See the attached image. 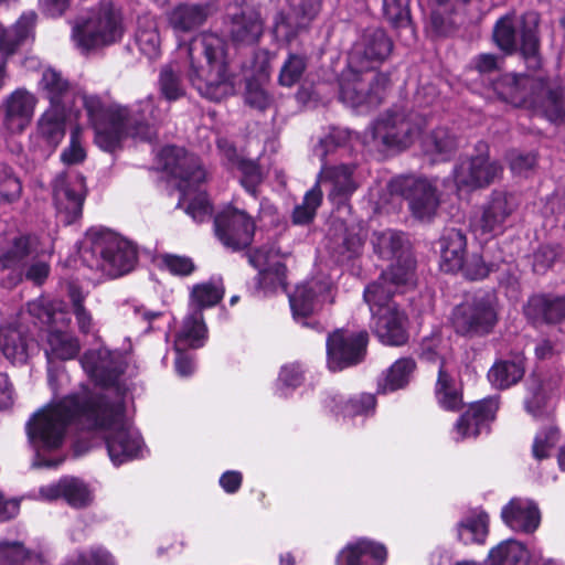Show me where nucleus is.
I'll return each instance as SVG.
<instances>
[{
  "instance_id": "1",
  "label": "nucleus",
  "mask_w": 565,
  "mask_h": 565,
  "mask_svg": "<svg viewBox=\"0 0 565 565\" xmlns=\"http://www.w3.org/2000/svg\"><path fill=\"white\" fill-rule=\"evenodd\" d=\"M71 427L100 436L114 466L142 457L143 441L125 413V401L111 403L98 392L82 390L39 409L26 423L33 467L56 468L65 460L63 445Z\"/></svg>"
},
{
  "instance_id": "2",
  "label": "nucleus",
  "mask_w": 565,
  "mask_h": 565,
  "mask_svg": "<svg viewBox=\"0 0 565 565\" xmlns=\"http://www.w3.org/2000/svg\"><path fill=\"white\" fill-rule=\"evenodd\" d=\"M427 125V115L394 107L372 122L362 138L347 128L332 127L313 148V154L321 161L316 184L306 192L301 204L292 212V222L298 225L310 223L322 202L321 185L327 188L328 199L333 205H347L359 188L355 166L348 163L328 164L327 157L338 149H352L356 141L370 149H406L422 137Z\"/></svg>"
},
{
  "instance_id": "3",
  "label": "nucleus",
  "mask_w": 565,
  "mask_h": 565,
  "mask_svg": "<svg viewBox=\"0 0 565 565\" xmlns=\"http://www.w3.org/2000/svg\"><path fill=\"white\" fill-rule=\"evenodd\" d=\"M40 88L50 107L77 109L82 106L94 129V141L104 151H115L127 138L152 141L157 136L160 115L152 96L130 106L106 103L98 95L71 90L67 81L53 68L42 73Z\"/></svg>"
},
{
  "instance_id": "4",
  "label": "nucleus",
  "mask_w": 565,
  "mask_h": 565,
  "mask_svg": "<svg viewBox=\"0 0 565 565\" xmlns=\"http://www.w3.org/2000/svg\"><path fill=\"white\" fill-rule=\"evenodd\" d=\"M392 50L393 41L381 28L370 26L358 35L339 78V97L343 104L354 109L380 104L388 76L375 70Z\"/></svg>"
},
{
  "instance_id": "5",
  "label": "nucleus",
  "mask_w": 565,
  "mask_h": 565,
  "mask_svg": "<svg viewBox=\"0 0 565 565\" xmlns=\"http://www.w3.org/2000/svg\"><path fill=\"white\" fill-rule=\"evenodd\" d=\"M409 259L377 280L369 284L363 294L372 315V328L379 340L386 345L399 347L407 342L406 316L401 311L392 296L404 292L416 284Z\"/></svg>"
},
{
  "instance_id": "6",
  "label": "nucleus",
  "mask_w": 565,
  "mask_h": 565,
  "mask_svg": "<svg viewBox=\"0 0 565 565\" xmlns=\"http://www.w3.org/2000/svg\"><path fill=\"white\" fill-rule=\"evenodd\" d=\"M178 54L188 58L189 79L201 96L218 102L234 94L235 81L227 68L225 43L217 34L202 33L189 44L179 40Z\"/></svg>"
},
{
  "instance_id": "7",
  "label": "nucleus",
  "mask_w": 565,
  "mask_h": 565,
  "mask_svg": "<svg viewBox=\"0 0 565 565\" xmlns=\"http://www.w3.org/2000/svg\"><path fill=\"white\" fill-rule=\"evenodd\" d=\"M489 89L504 103L531 108L552 122L563 119V93L558 86L542 77L504 74L498 76Z\"/></svg>"
},
{
  "instance_id": "8",
  "label": "nucleus",
  "mask_w": 565,
  "mask_h": 565,
  "mask_svg": "<svg viewBox=\"0 0 565 565\" xmlns=\"http://www.w3.org/2000/svg\"><path fill=\"white\" fill-rule=\"evenodd\" d=\"M29 313L46 328L44 352L47 359L49 385L57 394V381L66 375L53 370L55 360L67 361L76 358L81 350L78 339L64 330L71 322V313L62 300L38 299L28 303Z\"/></svg>"
},
{
  "instance_id": "9",
  "label": "nucleus",
  "mask_w": 565,
  "mask_h": 565,
  "mask_svg": "<svg viewBox=\"0 0 565 565\" xmlns=\"http://www.w3.org/2000/svg\"><path fill=\"white\" fill-rule=\"evenodd\" d=\"M158 163L171 177L179 179V205L195 221L204 222L212 214V206L201 184L205 180V171L194 154L175 146L164 147L158 156Z\"/></svg>"
},
{
  "instance_id": "10",
  "label": "nucleus",
  "mask_w": 565,
  "mask_h": 565,
  "mask_svg": "<svg viewBox=\"0 0 565 565\" xmlns=\"http://www.w3.org/2000/svg\"><path fill=\"white\" fill-rule=\"evenodd\" d=\"M82 258L89 268L116 278L134 269L137 249L129 241L108 228L92 227L85 235Z\"/></svg>"
},
{
  "instance_id": "11",
  "label": "nucleus",
  "mask_w": 565,
  "mask_h": 565,
  "mask_svg": "<svg viewBox=\"0 0 565 565\" xmlns=\"http://www.w3.org/2000/svg\"><path fill=\"white\" fill-rule=\"evenodd\" d=\"M84 372L95 385L82 384L78 390L71 394H79L82 390L98 392L103 401L111 403L117 396L124 401V393L119 385V377L126 366V359L119 351L109 350L106 347L87 350L79 360Z\"/></svg>"
},
{
  "instance_id": "12",
  "label": "nucleus",
  "mask_w": 565,
  "mask_h": 565,
  "mask_svg": "<svg viewBox=\"0 0 565 565\" xmlns=\"http://www.w3.org/2000/svg\"><path fill=\"white\" fill-rule=\"evenodd\" d=\"M124 34L120 12L110 0H103L87 17L73 28V40L83 51H89L119 41Z\"/></svg>"
},
{
  "instance_id": "13",
  "label": "nucleus",
  "mask_w": 565,
  "mask_h": 565,
  "mask_svg": "<svg viewBox=\"0 0 565 565\" xmlns=\"http://www.w3.org/2000/svg\"><path fill=\"white\" fill-rule=\"evenodd\" d=\"M539 14L526 12L519 19L513 15L501 18L494 28L493 38L498 46L507 53L520 50L529 68L541 65L537 36Z\"/></svg>"
},
{
  "instance_id": "14",
  "label": "nucleus",
  "mask_w": 565,
  "mask_h": 565,
  "mask_svg": "<svg viewBox=\"0 0 565 565\" xmlns=\"http://www.w3.org/2000/svg\"><path fill=\"white\" fill-rule=\"evenodd\" d=\"M451 321L459 334L467 337L488 334L498 321L495 296L491 292L478 291L466 298L454 309Z\"/></svg>"
},
{
  "instance_id": "15",
  "label": "nucleus",
  "mask_w": 565,
  "mask_h": 565,
  "mask_svg": "<svg viewBox=\"0 0 565 565\" xmlns=\"http://www.w3.org/2000/svg\"><path fill=\"white\" fill-rule=\"evenodd\" d=\"M438 180L415 175H401L392 179L387 185L390 192L407 200L412 215L430 222L437 214L440 198L437 192Z\"/></svg>"
},
{
  "instance_id": "16",
  "label": "nucleus",
  "mask_w": 565,
  "mask_h": 565,
  "mask_svg": "<svg viewBox=\"0 0 565 565\" xmlns=\"http://www.w3.org/2000/svg\"><path fill=\"white\" fill-rule=\"evenodd\" d=\"M333 302V284L327 277H312L299 284L289 296L294 319L305 326L320 330V323L312 317L323 305Z\"/></svg>"
},
{
  "instance_id": "17",
  "label": "nucleus",
  "mask_w": 565,
  "mask_h": 565,
  "mask_svg": "<svg viewBox=\"0 0 565 565\" xmlns=\"http://www.w3.org/2000/svg\"><path fill=\"white\" fill-rule=\"evenodd\" d=\"M476 150L477 154L461 159L454 168V189L458 194L486 188L502 173V166L490 159L487 143L479 142Z\"/></svg>"
},
{
  "instance_id": "18",
  "label": "nucleus",
  "mask_w": 565,
  "mask_h": 565,
  "mask_svg": "<svg viewBox=\"0 0 565 565\" xmlns=\"http://www.w3.org/2000/svg\"><path fill=\"white\" fill-rule=\"evenodd\" d=\"M519 206L518 195L500 190L493 191L483 204L480 215L472 221L473 232L477 235L489 236L502 234Z\"/></svg>"
},
{
  "instance_id": "19",
  "label": "nucleus",
  "mask_w": 565,
  "mask_h": 565,
  "mask_svg": "<svg viewBox=\"0 0 565 565\" xmlns=\"http://www.w3.org/2000/svg\"><path fill=\"white\" fill-rule=\"evenodd\" d=\"M207 329L200 311H194L183 319L182 326L175 333L173 349L175 352L174 369L179 376L188 377L193 374L195 363L189 350L204 345Z\"/></svg>"
},
{
  "instance_id": "20",
  "label": "nucleus",
  "mask_w": 565,
  "mask_h": 565,
  "mask_svg": "<svg viewBox=\"0 0 565 565\" xmlns=\"http://www.w3.org/2000/svg\"><path fill=\"white\" fill-rule=\"evenodd\" d=\"M77 109L49 107L38 119L35 131L30 135V146L41 157H49L65 136V122Z\"/></svg>"
},
{
  "instance_id": "21",
  "label": "nucleus",
  "mask_w": 565,
  "mask_h": 565,
  "mask_svg": "<svg viewBox=\"0 0 565 565\" xmlns=\"http://www.w3.org/2000/svg\"><path fill=\"white\" fill-rule=\"evenodd\" d=\"M85 193V180L78 173H61L54 179L53 200L57 215L65 224L82 216Z\"/></svg>"
},
{
  "instance_id": "22",
  "label": "nucleus",
  "mask_w": 565,
  "mask_h": 565,
  "mask_svg": "<svg viewBox=\"0 0 565 565\" xmlns=\"http://www.w3.org/2000/svg\"><path fill=\"white\" fill-rule=\"evenodd\" d=\"M214 230L224 246L237 250L252 243L255 224L244 211L226 206L215 216Z\"/></svg>"
},
{
  "instance_id": "23",
  "label": "nucleus",
  "mask_w": 565,
  "mask_h": 565,
  "mask_svg": "<svg viewBox=\"0 0 565 565\" xmlns=\"http://www.w3.org/2000/svg\"><path fill=\"white\" fill-rule=\"evenodd\" d=\"M367 339L365 331L347 333L339 330L330 334L327 340L329 369L340 371L361 362L366 352Z\"/></svg>"
},
{
  "instance_id": "24",
  "label": "nucleus",
  "mask_w": 565,
  "mask_h": 565,
  "mask_svg": "<svg viewBox=\"0 0 565 565\" xmlns=\"http://www.w3.org/2000/svg\"><path fill=\"white\" fill-rule=\"evenodd\" d=\"M287 256L275 244L264 246L248 256L253 267L258 269V287L264 291H276L286 288V266L282 259Z\"/></svg>"
},
{
  "instance_id": "25",
  "label": "nucleus",
  "mask_w": 565,
  "mask_h": 565,
  "mask_svg": "<svg viewBox=\"0 0 565 565\" xmlns=\"http://www.w3.org/2000/svg\"><path fill=\"white\" fill-rule=\"evenodd\" d=\"M35 498L47 502L63 499L70 507L82 509L93 502L94 491L85 480L64 476L55 482L41 486Z\"/></svg>"
},
{
  "instance_id": "26",
  "label": "nucleus",
  "mask_w": 565,
  "mask_h": 565,
  "mask_svg": "<svg viewBox=\"0 0 565 565\" xmlns=\"http://www.w3.org/2000/svg\"><path fill=\"white\" fill-rule=\"evenodd\" d=\"M498 402L494 398L483 399L472 404L456 422L451 430L455 441L476 438L482 433L489 431V425L493 422L498 411Z\"/></svg>"
},
{
  "instance_id": "27",
  "label": "nucleus",
  "mask_w": 565,
  "mask_h": 565,
  "mask_svg": "<svg viewBox=\"0 0 565 565\" xmlns=\"http://www.w3.org/2000/svg\"><path fill=\"white\" fill-rule=\"evenodd\" d=\"M289 11L279 13L274 25V35L277 40L290 42L298 31L309 24L318 14L319 0H288Z\"/></svg>"
},
{
  "instance_id": "28",
  "label": "nucleus",
  "mask_w": 565,
  "mask_h": 565,
  "mask_svg": "<svg viewBox=\"0 0 565 565\" xmlns=\"http://www.w3.org/2000/svg\"><path fill=\"white\" fill-rule=\"evenodd\" d=\"M35 238L0 221V269L18 267L34 252Z\"/></svg>"
},
{
  "instance_id": "29",
  "label": "nucleus",
  "mask_w": 565,
  "mask_h": 565,
  "mask_svg": "<svg viewBox=\"0 0 565 565\" xmlns=\"http://www.w3.org/2000/svg\"><path fill=\"white\" fill-rule=\"evenodd\" d=\"M503 523L518 533L531 534L541 523L537 504L527 498H513L501 509Z\"/></svg>"
},
{
  "instance_id": "30",
  "label": "nucleus",
  "mask_w": 565,
  "mask_h": 565,
  "mask_svg": "<svg viewBox=\"0 0 565 565\" xmlns=\"http://www.w3.org/2000/svg\"><path fill=\"white\" fill-rule=\"evenodd\" d=\"M36 97L24 88H18L4 100L3 125L12 134L22 132L34 115Z\"/></svg>"
},
{
  "instance_id": "31",
  "label": "nucleus",
  "mask_w": 565,
  "mask_h": 565,
  "mask_svg": "<svg viewBox=\"0 0 565 565\" xmlns=\"http://www.w3.org/2000/svg\"><path fill=\"white\" fill-rule=\"evenodd\" d=\"M323 406L335 415L343 417H369L375 413L376 398L371 393H360L350 397L338 392H327Z\"/></svg>"
},
{
  "instance_id": "32",
  "label": "nucleus",
  "mask_w": 565,
  "mask_h": 565,
  "mask_svg": "<svg viewBox=\"0 0 565 565\" xmlns=\"http://www.w3.org/2000/svg\"><path fill=\"white\" fill-rule=\"evenodd\" d=\"M372 244L374 247V252L381 258H396V264L390 266L386 270L382 273V275H385L397 267L404 266L407 259L412 262V270L413 273H415V260L406 249V239L404 234L391 228L374 232L372 236ZM414 276L416 277V274H414Z\"/></svg>"
},
{
  "instance_id": "33",
  "label": "nucleus",
  "mask_w": 565,
  "mask_h": 565,
  "mask_svg": "<svg viewBox=\"0 0 565 565\" xmlns=\"http://www.w3.org/2000/svg\"><path fill=\"white\" fill-rule=\"evenodd\" d=\"M387 551L381 543L359 539L348 543L338 554L337 565H383Z\"/></svg>"
},
{
  "instance_id": "34",
  "label": "nucleus",
  "mask_w": 565,
  "mask_h": 565,
  "mask_svg": "<svg viewBox=\"0 0 565 565\" xmlns=\"http://www.w3.org/2000/svg\"><path fill=\"white\" fill-rule=\"evenodd\" d=\"M36 349L33 339L22 326L0 327V351L12 363H24Z\"/></svg>"
},
{
  "instance_id": "35",
  "label": "nucleus",
  "mask_w": 565,
  "mask_h": 565,
  "mask_svg": "<svg viewBox=\"0 0 565 565\" xmlns=\"http://www.w3.org/2000/svg\"><path fill=\"white\" fill-rule=\"evenodd\" d=\"M524 313L533 322L559 323L565 320V295H534Z\"/></svg>"
},
{
  "instance_id": "36",
  "label": "nucleus",
  "mask_w": 565,
  "mask_h": 565,
  "mask_svg": "<svg viewBox=\"0 0 565 565\" xmlns=\"http://www.w3.org/2000/svg\"><path fill=\"white\" fill-rule=\"evenodd\" d=\"M440 268L445 273H458L467 256V238L462 231L446 228L439 238Z\"/></svg>"
},
{
  "instance_id": "37",
  "label": "nucleus",
  "mask_w": 565,
  "mask_h": 565,
  "mask_svg": "<svg viewBox=\"0 0 565 565\" xmlns=\"http://www.w3.org/2000/svg\"><path fill=\"white\" fill-rule=\"evenodd\" d=\"M227 32L236 43H256L263 33L259 13L248 7L242 8L241 13H232Z\"/></svg>"
},
{
  "instance_id": "38",
  "label": "nucleus",
  "mask_w": 565,
  "mask_h": 565,
  "mask_svg": "<svg viewBox=\"0 0 565 565\" xmlns=\"http://www.w3.org/2000/svg\"><path fill=\"white\" fill-rule=\"evenodd\" d=\"M416 371V362L413 358L397 359L387 367L377 380V393L388 394L405 390L412 382Z\"/></svg>"
},
{
  "instance_id": "39",
  "label": "nucleus",
  "mask_w": 565,
  "mask_h": 565,
  "mask_svg": "<svg viewBox=\"0 0 565 565\" xmlns=\"http://www.w3.org/2000/svg\"><path fill=\"white\" fill-rule=\"evenodd\" d=\"M525 358L516 354L510 359L497 361L488 372V379L495 388L504 390L516 384L524 375Z\"/></svg>"
},
{
  "instance_id": "40",
  "label": "nucleus",
  "mask_w": 565,
  "mask_h": 565,
  "mask_svg": "<svg viewBox=\"0 0 565 565\" xmlns=\"http://www.w3.org/2000/svg\"><path fill=\"white\" fill-rule=\"evenodd\" d=\"M207 11L199 4H179L168 12V22L174 34L190 33L206 20Z\"/></svg>"
},
{
  "instance_id": "41",
  "label": "nucleus",
  "mask_w": 565,
  "mask_h": 565,
  "mask_svg": "<svg viewBox=\"0 0 565 565\" xmlns=\"http://www.w3.org/2000/svg\"><path fill=\"white\" fill-rule=\"evenodd\" d=\"M340 230H342V225ZM362 246L361 235L345 228L341 231L340 235H330L326 247L337 264L344 265L360 256Z\"/></svg>"
},
{
  "instance_id": "42",
  "label": "nucleus",
  "mask_w": 565,
  "mask_h": 565,
  "mask_svg": "<svg viewBox=\"0 0 565 565\" xmlns=\"http://www.w3.org/2000/svg\"><path fill=\"white\" fill-rule=\"evenodd\" d=\"M530 551L520 541L507 540L491 548L486 565H530Z\"/></svg>"
},
{
  "instance_id": "43",
  "label": "nucleus",
  "mask_w": 565,
  "mask_h": 565,
  "mask_svg": "<svg viewBox=\"0 0 565 565\" xmlns=\"http://www.w3.org/2000/svg\"><path fill=\"white\" fill-rule=\"evenodd\" d=\"M423 150L429 154L434 161H446L456 152L458 142L455 135L447 128H437L429 136L420 141Z\"/></svg>"
},
{
  "instance_id": "44",
  "label": "nucleus",
  "mask_w": 565,
  "mask_h": 565,
  "mask_svg": "<svg viewBox=\"0 0 565 565\" xmlns=\"http://www.w3.org/2000/svg\"><path fill=\"white\" fill-rule=\"evenodd\" d=\"M383 12L393 28L405 33L403 41L411 44L416 33L411 21L409 0H383Z\"/></svg>"
},
{
  "instance_id": "45",
  "label": "nucleus",
  "mask_w": 565,
  "mask_h": 565,
  "mask_svg": "<svg viewBox=\"0 0 565 565\" xmlns=\"http://www.w3.org/2000/svg\"><path fill=\"white\" fill-rule=\"evenodd\" d=\"M457 532L463 544H484L489 533V515L484 511L471 513L458 524Z\"/></svg>"
},
{
  "instance_id": "46",
  "label": "nucleus",
  "mask_w": 565,
  "mask_h": 565,
  "mask_svg": "<svg viewBox=\"0 0 565 565\" xmlns=\"http://www.w3.org/2000/svg\"><path fill=\"white\" fill-rule=\"evenodd\" d=\"M224 287L221 278H212L207 282L195 285L191 291V308L186 316L194 311L215 306L223 297ZM203 316V313H201Z\"/></svg>"
},
{
  "instance_id": "47",
  "label": "nucleus",
  "mask_w": 565,
  "mask_h": 565,
  "mask_svg": "<svg viewBox=\"0 0 565 565\" xmlns=\"http://www.w3.org/2000/svg\"><path fill=\"white\" fill-rule=\"evenodd\" d=\"M436 397L439 405L446 411L455 412L462 405L461 393L452 377L447 373L444 363L439 366Z\"/></svg>"
},
{
  "instance_id": "48",
  "label": "nucleus",
  "mask_w": 565,
  "mask_h": 565,
  "mask_svg": "<svg viewBox=\"0 0 565 565\" xmlns=\"http://www.w3.org/2000/svg\"><path fill=\"white\" fill-rule=\"evenodd\" d=\"M524 408L533 418H544L550 416L552 407L548 394L541 382L532 379L526 386L524 397Z\"/></svg>"
},
{
  "instance_id": "49",
  "label": "nucleus",
  "mask_w": 565,
  "mask_h": 565,
  "mask_svg": "<svg viewBox=\"0 0 565 565\" xmlns=\"http://www.w3.org/2000/svg\"><path fill=\"white\" fill-rule=\"evenodd\" d=\"M0 562L2 565H44V557L24 548L19 542H0Z\"/></svg>"
},
{
  "instance_id": "50",
  "label": "nucleus",
  "mask_w": 565,
  "mask_h": 565,
  "mask_svg": "<svg viewBox=\"0 0 565 565\" xmlns=\"http://www.w3.org/2000/svg\"><path fill=\"white\" fill-rule=\"evenodd\" d=\"M180 73L181 70L175 64H169L160 72L159 89L161 95L169 102L181 98L185 93Z\"/></svg>"
},
{
  "instance_id": "51",
  "label": "nucleus",
  "mask_w": 565,
  "mask_h": 565,
  "mask_svg": "<svg viewBox=\"0 0 565 565\" xmlns=\"http://www.w3.org/2000/svg\"><path fill=\"white\" fill-rule=\"evenodd\" d=\"M303 381L305 369L300 363L292 362L282 365L276 383V395L288 397Z\"/></svg>"
},
{
  "instance_id": "52",
  "label": "nucleus",
  "mask_w": 565,
  "mask_h": 565,
  "mask_svg": "<svg viewBox=\"0 0 565 565\" xmlns=\"http://www.w3.org/2000/svg\"><path fill=\"white\" fill-rule=\"evenodd\" d=\"M136 42L141 54L153 61L160 55V38L153 21H148L147 26H142L139 21V28L136 33Z\"/></svg>"
},
{
  "instance_id": "53",
  "label": "nucleus",
  "mask_w": 565,
  "mask_h": 565,
  "mask_svg": "<svg viewBox=\"0 0 565 565\" xmlns=\"http://www.w3.org/2000/svg\"><path fill=\"white\" fill-rule=\"evenodd\" d=\"M307 68V57L298 53H289L281 65L278 83L284 87H291L302 77Z\"/></svg>"
},
{
  "instance_id": "54",
  "label": "nucleus",
  "mask_w": 565,
  "mask_h": 565,
  "mask_svg": "<svg viewBox=\"0 0 565 565\" xmlns=\"http://www.w3.org/2000/svg\"><path fill=\"white\" fill-rule=\"evenodd\" d=\"M63 565H118V563L110 551L102 545H96L67 558Z\"/></svg>"
},
{
  "instance_id": "55",
  "label": "nucleus",
  "mask_w": 565,
  "mask_h": 565,
  "mask_svg": "<svg viewBox=\"0 0 565 565\" xmlns=\"http://www.w3.org/2000/svg\"><path fill=\"white\" fill-rule=\"evenodd\" d=\"M68 296L73 303L74 316L79 331L83 333L92 332L94 329V321L89 311H87L83 306L85 294L76 284H70Z\"/></svg>"
},
{
  "instance_id": "56",
  "label": "nucleus",
  "mask_w": 565,
  "mask_h": 565,
  "mask_svg": "<svg viewBox=\"0 0 565 565\" xmlns=\"http://www.w3.org/2000/svg\"><path fill=\"white\" fill-rule=\"evenodd\" d=\"M86 159L83 128L75 126L70 136V143L61 153V161L66 166L82 163Z\"/></svg>"
},
{
  "instance_id": "57",
  "label": "nucleus",
  "mask_w": 565,
  "mask_h": 565,
  "mask_svg": "<svg viewBox=\"0 0 565 565\" xmlns=\"http://www.w3.org/2000/svg\"><path fill=\"white\" fill-rule=\"evenodd\" d=\"M235 167L242 173V185L252 196L256 198L257 186L263 180V172L259 166L253 160L243 158Z\"/></svg>"
},
{
  "instance_id": "58",
  "label": "nucleus",
  "mask_w": 565,
  "mask_h": 565,
  "mask_svg": "<svg viewBox=\"0 0 565 565\" xmlns=\"http://www.w3.org/2000/svg\"><path fill=\"white\" fill-rule=\"evenodd\" d=\"M558 430L553 426L541 429L533 441L532 452L535 459L547 458L558 441Z\"/></svg>"
},
{
  "instance_id": "59",
  "label": "nucleus",
  "mask_w": 565,
  "mask_h": 565,
  "mask_svg": "<svg viewBox=\"0 0 565 565\" xmlns=\"http://www.w3.org/2000/svg\"><path fill=\"white\" fill-rule=\"evenodd\" d=\"M22 186L20 180L13 175L11 170L3 169L0 172V198L7 203L15 202L20 199Z\"/></svg>"
},
{
  "instance_id": "60",
  "label": "nucleus",
  "mask_w": 565,
  "mask_h": 565,
  "mask_svg": "<svg viewBox=\"0 0 565 565\" xmlns=\"http://www.w3.org/2000/svg\"><path fill=\"white\" fill-rule=\"evenodd\" d=\"M493 270L492 264H486L480 255L472 254L465 257L463 266L459 271L470 280H479L486 278Z\"/></svg>"
},
{
  "instance_id": "61",
  "label": "nucleus",
  "mask_w": 565,
  "mask_h": 565,
  "mask_svg": "<svg viewBox=\"0 0 565 565\" xmlns=\"http://www.w3.org/2000/svg\"><path fill=\"white\" fill-rule=\"evenodd\" d=\"M245 102L253 108L265 110L273 104V97L255 81H248L245 90Z\"/></svg>"
},
{
  "instance_id": "62",
  "label": "nucleus",
  "mask_w": 565,
  "mask_h": 565,
  "mask_svg": "<svg viewBox=\"0 0 565 565\" xmlns=\"http://www.w3.org/2000/svg\"><path fill=\"white\" fill-rule=\"evenodd\" d=\"M161 267L175 276H189L195 269L194 263L190 257L173 254L161 256Z\"/></svg>"
},
{
  "instance_id": "63",
  "label": "nucleus",
  "mask_w": 565,
  "mask_h": 565,
  "mask_svg": "<svg viewBox=\"0 0 565 565\" xmlns=\"http://www.w3.org/2000/svg\"><path fill=\"white\" fill-rule=\"evenodd\" d=\"M126 317L145 323V331L150 330L151 322L161 316V312L150 310L137 301H129L124 306Z\"/></svg>"
},
{
  "instance_id": "64",
  "label": "nucleus",
  "mask_w": 565,
  "mask_h": 565,
  "mask_svg": "<svg viewBox=\"0 0 565 565\" xmlns=\"http://www.w3.org/2000/svg\"><path fill=\"white\" fill-rule=\"evenodd\" d=\"M562 255L558 245H543L534 254L533 269L537 274L544 273Z\"/></svg>"
}]
</instances>
